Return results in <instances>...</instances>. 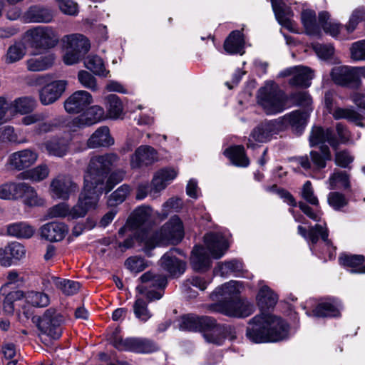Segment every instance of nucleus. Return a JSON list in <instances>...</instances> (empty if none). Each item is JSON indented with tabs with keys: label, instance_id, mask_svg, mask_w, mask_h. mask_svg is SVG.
<instances>
[{
	"label": "nucleus",
	"instance_id": "obj_44",
	"mask_svg": "<svg viewBox=\"0 0 365 365\" xmlns=\"http://www.w3.org/2000/svg\"><path fill=\"white\" fill-rule=\"evenodd\" d=\"M212 323L207 326H205L202 329V333L205 341L208 343H212L217 345L222 344L224 341V335L222 331H217V327H221V324H217L215 319L211 317Z\"/></svg>",
	"mask_w": 365,
	"mask_h": 365
},
{
	"label": "nucleus",
	"instance_id": "obj_56",
	"mask_svg": "<svg viewBox=\"0 0 365 365\" xmlns=\"http://www.w3.org/2000/svg\"><path fill=\"white\" fill-rule=\"evenodd\" d=\"M365 261V257L362 255H353L344 252L339 257V263L340 265L351 268H360L362 270L363 264Z\"/></svg>",
	"mask_w": 365,
	"mask_h": 365
},
{
	"label": "nucleus",
	"instance_id": "obj_47",
	"mask_svg": "<svg viewBox=\"0 0 365 365\" xmlns=\"http://www.w3.org/2000/svg\"><path fill=\"white\" fill-rule=\"evenodd\" d=\"M49 175V169L46 165L41 164L38 166L26 170L20 174L22 180H30L34 182H38L46 179Z\"/></svg>",
	"mask_w": 365,
	"mask_h": 365
},
{
	"label": "nucleus",
	"instance_id": "obj_16",
	"mask_svg": "<svg viewBox=\"0 0 365 365\" xmlns=\"http://www.w3.org/2000/svg\"><path fill=\"white\" fill-rule=\"evenodd\" d=\"M277 121H264L258 125L250 133L247 143V148L256 149L260 144L271 140L273 135L277 133Z\"/></svg>",
	"mask_w": 365,
	"mask_h": 365
},
{
	"label": "nucleus",
	"instance_id": "obj_58",
	"mask_svg": "<svg viewBox=\"0 0 365 365\" xmlns=\"http://www.w3.org/2000/svg\"><path fill=\"white\" fill-rule=\"evenodd\" d=\"M26 302L36 307H44L49 304L50 299L48 294L41 292L31 291L24 294Z\"/></svg>",
	"mask_w": 365,
	"mask_h": 365
},
{
	"label": "nucleus",
	"instance_id": "obj_23",
	"mask_svg": "<svg viewBox=\"0 0 365 365\" xmlns=\"http://www.w3.org/2000/svg\"><path fill=\"white\" fill-rule=\"evenodd\" d=\"M178 175V171L173 168H164L158 170L152 180L150 197L156 198Z\"/></svg>",
	"mask_w": 365,
	"mask_h": 365
},
{
	"label": "nucleus",
	"instance_id": "obj_18",
	"mask_svg": "<svg viewBox=\"0 0 365 365\" xmlns=\"http://www.w3.org/2000/svg\"><path fill=\"white\" fill-rule=\"evenodd\" d=\"M159 159L158 151L150 145L139 146L131 155L130 165L132 169H139L143 166H150Z\"/></svg>",
	"mask_w": 365,
	"mask_h": 365
},
{
	"label": "nucleus",
	"instance_id": "obj_25",
	"mask_svg": "<svg viewBox=\"0 0 365 365\" xmlns=\"http://www.w3.org/2000/svg\"><path fill=\"white\" fill-rule=\"evenodd\" d=\"M67 86L65 80H57L46 84L40 91V101L47 106L56 101L63 93Z\"/></svg>",
	"mask_w": 365,
	"mask_h": 365
},
{
	"label": "nucleus",
	"instance_id": "obj_62",
	"mask_svg": "<svg viewBox=\"0 0 365 365\" xmlns=\"http://www.w3.org/2000/svg\"><path fill=\"white\" fill-rule=\"evenodd\" d=\"M26 48L24 43L16 42L9 46L6 55V62L12 63L21 60L26 54Z\"/></svg>",
	"mask_w": 365,
	"mask_h": 365
},
{
	"label": "nucleus",
	"instance_id": "obj_41",
	"mask_svg": "<svg viewBox=\"0 0 365 365\" xmlns=\"http://www.w3.org/2000/svg\"><path fill=\"white\" fill-rule=\"evenodd\" d=\"M42 146L49 155L61 158L66 155L68 150L67 140L60 138H52L46 140Z\"/></svg>",
	"mask_w": 365,
	"mask_h": 365
},
{
	"label": "nucleus",
	"instance_id": "obj_28",
	"mask_svg": "<svg viewBox=\"0 0 365 365\" xmlns=\"http://www.w3.org/2000/svg\"><path fill=\"white\" fill-rule=\"evenodd\" d=\"M158 265L169 274H183L186 270L185 262L177 258L173 250L165 253L158 261Z\"/></svg>",
	"mask_w": 365,
	"mask_h": 365
},
{
	"label": "nucleus",
	"instance_id": "obj_17",
	"mask_svg": "<svg viewBox=\"0 0 365 365\" xmlns=\"http://www.w3.org/2000/svg\"><path fill=\"white\" fill-rule=\"evenodd\" d=\"M106 118L104 109L98 105L88 107L81 114L75 117L69 123V127L72 130L77 128L91 126Z\"/></svg>",
	"mask_w": 365,
	"mask_h": 365
},
{
	"label": "nucleus",
	"instance_id": "obj_42",
	"mask_svg": "<svg viewBox=\"0 0 365 365\" xmlns=\"http://www.w3.org/2000/svg\"><path fill=\"white\" fill-rule=\"evenodd\" d=\"M245 40L243 35L240 31H233L225 41L224 48L228 53H244Z\"/></svg>",
	"mask_w": 365,
	"mask_h": 365
},
{
	"label": "nucleus",
	"instance_id": "obj_19",
	"mask_svg": "<svg viewBox=\"0 0 365 365\" xmlns=\"http://www.w3.org/2000/svg\"><path fill=\"white\" fill-rule=\"evenodd\" d=\"M279 77L292 76L289 83L291 86L307 88L311 85L313 78V72L308 67L294 66L287 68L279 73Z\"/></svg>",
	"mask_w": 365,
	"mask_h": 365
},
{
	"label": "nucleus",
	"instance_id": "obj_61",
	"mask_svg": "<svg viewBox=\"0 0 365 365\" xmlns=\"http://www.w3.org/2000/svg\"><path fill=\"white\" fill-rule=\"evenodd\" d=\"M312 103V98L307 91H294L288 95L289 108L292 106L308 107Z\"/></svg>",
	"mask_w": 365,
	"mask_h": 365
},
{
	"label": "nucleus",
	"instance_id": "obj_24",
	"mask_svg": "<svg viewBox=\"0 0 365 365\" xmlns=\"http://www.w3.org/2000/svg\"><path fill=\"white\" fill-rule=\"evenodd\" d=\"M63 322V317L54 310L48 309L41 322V326L45 333L53 339L60 338L62 334L61 325Z\"/></svg>",
	"mask_w": 365,
	"mask_h": 365
},
{
	"label": "nucleus",
	"instance_id": "obj_46",
	"mask_svg": "<svg viewBox=\"0 0 365 365\" xmlns=\"http://www.w3.org/2000/svg\"><path fill=\"white\" fill-rule=\"evenodd\" d=\"M11 114H26L31 112L36 107V101L31 97L19 98L10 103Z\"/></svg>",
	"mask_w": 365,
	"mask_h": 365
},
{
	"label": "nucleus",
	"instance_id": "obj_32",
	"mask_svg": "<svg viewBox=\"0 0 365 365\" xmlns=\"http://www.w3.org/2000/svg\"><path fill=\"white\" fill-rule=\"evenodd\" d=\"M341 304L335 298L327 299L319 303L313 311V315L317 317H335L339 316Z\"/></svg>",
	"mask_w": 365,
	"mask_h": 365
},
{
	"label": "nucleus",
	"instance_id": "obj_34",
	"mask_svg": "<svg viewBox=\"0 0 365 365\" xmlns=\"http://www.w3.org/2000/svg\"><path fill=\"white\" fill-rule=\"evenodd\" d=\"M212 280L211 275H192L191 279L182 284V291L187 297H195L197 293L191 289L190 285L199 288L200 290H204L211 283Z\"/></svg>",
	"mask_w": 365,
	"mask_h": 365
},
{
	"label": "nucleus",
	"instance_id": "obj_57",
	"mask_svg": "<svg viewBox=\"0 0 365 365\" xmlns=\"http://www.w3.org/2000/svg\"><path fill=\"white\" fill-rule=\"evenodd\" d=\"M216 269H217V272H220V274H237L247 272L242 262L236 259L218 263Z\"/></svg>",
	"mask_w": 365,
	"mask_h": 365
},
{
	"label": "nucleus",
	"instance_id": "obj_51",
	"mask_svg": "<svg viewBox=\"0 0 365 365\" xmlns=\"http://www.w3.org/2000/svg\"><path fill=\"white\" fill-rule=\"evenodd\" d=\"M22 182H9L0 185V199L17 200L21 198Z\"/></svg>",
	"mask_w": 365,
	"mask_h": 365
},
{
	"label": "nucleus",
	"instance_id": "obj_3",
	"mask_svg": "<svg viewBox=\"0 0 365 365\" xmlns=\"http://www.w3.org/2000/svg\"><path fill=\"white\" fill-rule=\"evenodd\" d=\"M119 156L114 153L98 155L92 157L84 175V183L82 191L89 197H97L98 203L103 193L104 181L108 173L118 165Z\"/></svg>",
	"mask_w": 365,
	"mask_h": 365
},
{
	"label": "nucleus",
	"instance_id": "obj_11",
	"mask_svg": "<svg viewBox=\"0 0 365 365\" xmlns=\"http://www.w3.org/2000/svg\"><path fill=\"white\" fill-rule=\"evenodd\" d=\"M331 81L337 86L358 89L361 87V67L336 66L330 71Z\"/></svg>",
	"mask_w": 365,
	"mask_h": 365
},
{
	"label": "nucleus",
	"instance_id": "obj_26",
	"mask_svg": "<svg viewBox=\"0 0 365 365\" xmlns=\"http://www.w3.org/2000/svg\"><path fill=\"white\" fill-rule=\"evenodd\" d=\"M325 142H327L334 148H336L339 144L331 129L324 130L320 126L313 127L309 135L310 146H322Z\"/></svg>",
	"mask_w": 365,
	"mask_h": 365
},
{
	"label": "nucleus",
	"instance_id": "obj_35",
	"mask_svg": "<svg viewBox=\"0 0 365 365\" xmlns=\"http://www.w3.org/2000/svg\"><path fill=\"white\" fill-rule=\"evenodd\" d=\"M211 317H197L195 315H186L182 317L180 324V329L190 331H201L205 326L211 324Z\"/></svg>",
	"mask_w": 365,
	"mask_h": 365
},
{
	"label": "nucleus",
	"instance_id": "obj_60",
	"mask_svg": "<svg viewBox=\"0 0 365 365\" xmlns=\"http://www.w3.org/2000/svg\"><path fill=\"white\" fill-rule=\"evenodd\" d=\"M130 192V187L126 184H123L120 186L116 190L109 196L107 204L108 207H115L127 198Z\"/></svg>",
	"mask_w": 365,
	"mask_h": 365
},
{
	"label": "nucleus",
	"instance_id": "obj_39",
	"mask_svg": "<svg viewBox=\"0 0 365 365\" xmlns=\"http://www.w3.org/2000/svg\"><path fill=\"white\" fill-rule=\"evenodd\" d=\"M26 21L34 23H50L52 21L53 14L51 9L41 6H31L25 13L24 16Z\"/></svg>",
	"mask_w": 365,
	"mask_h": 365
},
{
	"label": "nucleus",
	"instance_id": "obj_2",
	"mask_svg": "<svg viewBox=\"0 0 365 365\" xmlns=\"http://www.w3.org/2000/svg\"><path fill=\"white\" fill-rule=\"evenodd\" d=\"M289 325L280 317L262 312L250 322L247 337L254 343L278 342L288 337Z\"/></svg>",
	"mask_w": 365,
	"mask_h": 365
},
{
	"label": "nucleus",
	"instance_id": "obj_64",
	"mask_svg": "<svg viewBox=\"0 0 365 365\" xmlns=\"http://www.w3.org/2000/svg\"><path fill=\"white\" fill-rule=\"evenodd\" d=\"M24 298V293L17 290L8 293L3 302V310L7 314H12L15 310L16 302Z\"/></svg>",
	"mask_w": 365,
	"mask_h": 365
},
{
	"label": "nucleus",
	"instance_id": "obj_53",
	"mask_svg": "<svg viewBox=\"0 0 365 365\" xmlns=\"http://www.w3.org/2000/svg\"><path fill=\"white\" fill-rule=\"evenodd\" d=\"M150 262L143 257L134 255L125 260L124 267L127 271L137 274L144 272L150 266Z\"/></svg>",
	"mask_w": 365,
	"mask_h": 365
},
{
	"label": "nucleus",
	"instance_id": "obj_30",
	"mask_svg": "<svg viewBox=\"0 0 365 365\" xmlns=\"http://www.w3.org/2000/svg\"><path fill=\"white\" fill-rule=\"evenodd\" d=\"M46 115L43 113H33L22 118V123L26 125L35 124L34 131L36 134H43L53 130L55 124L51 121H46Z\"/></svg>",
	"mask_w": 365,
	"mask_h": 365
},
{
	"label": "nucleus",
	"instance_id": "obj_43",
	"mask_svg": "<svg viewBox=\"0 0 365 365\" xmlns=\"http://www.w3.org/2000/svg\"><path fill=\"white\" fill-rule=\"evenodd\" d=\"M224 154L236 166L245 168L250 165V160L242 145L230 147L224 151Z\"/></svg>",
	"mask_w": 365,
	"mask_h": 365
},
{
	"label": "nucleus",
	"instance_id": "obj_7",
	"mask_svg": "<svg viewBox=\"0 0 365 365\" xmlns=\"http://www.w3.org/2000/svg\"><path fill=\"white\" fill-rule=\"evenodd\" d=\"M97 205L96 196L89 197L81 191L76 205L71 208L69 205L66 202L55 205L47 210L46 217L52 219L68 217L72 220L81 218L84 217L89 210L96 209Z\"/></svg>",
	"mask_w": 365,
	"mask_h": 365
},
{
	"label": "nucleus",
	"instance_id": "obj_33",
	"mask_svg": "<svg viewBox=\"0 0 365 365\" xmlns=\"http://www.w3.org/2000/svg\"><path fill=\"white\" fill-rule=\"evenodd\" d=\"M312 110L311 108L304 111L294 110L284 115L282 118L283 121L284 123L289 124L296 132L301 133L307 123Z\"/></svg>",
	"mask_w": 365,
	"mask_h": 365
},
{
	"label": "nucleus",
	"instance_id": "obj_38",
	"mask_svg": "<svg viewBox=\"0 0 365 365\" xmlns=\"http://www.w3.org/2000/svg\"><path fill=\"white\" fill-rule=\"evenodd\" d=\"M55 58V55L52 53L33 56L26 61L27 68L29 71L34 72L47 70L53 65Z\"/></svg>",
	"mask_w": 365,
	"mask_h": 365
},
{
	"label": "nucleus",
	"instance_id": "obj_15",
	"mask_svg": "<svg viewBox=\"0 0 365 365\" xmlns=\"http://www.w3.org/2000/svg\"><path fill=\"white\" fill-rule=\"evenodd\" d=\"M78 190V185L68 175H58L50 184V195L53 199L68 200Z\"/></svg>",
	"mask_w": 365,
	"mask_h": 365
},
{
	"label": "nucleus",
	"instance_id": "obj_4",
	"mask_svg": "<svg viewBox=\"0 0 365 365\" xmlns=\"http://www.w3.org/2000/svg\"><path fill=\"white\" fill-rule=\"evenodd\" d=\"M298 233L309 243L312 253L325 260L335 257L336 247L328 240V231L325 222L316 224L309 227L308 232L302 225L298 226Z\"/></svg>",
	"mask_w": 365,
	"mask_h": 365
},
{
	"label": "nucleus",
	"instance_id": "obj_13",
	"mask_svg": "<svg viewBox=\"0 0 365 365\" xmlns=\"http://www.w3.org/2000/svg\"><path fill=\"white\" fill-rule=\"evenodd\" d=\"M167 282L166 275H141L136 289L138 293L145 294L149 301L160 299Z\"/></svg>",
	"mask_w": 365,
	"mask_h": 365
},
{
	"label": "nucleus",
	"instance_id": "obj_45",
	"mask_svg": "<svg viewBox=\"0 0 365 365\" xmlns=\"http://www.w3.org/2000/svg\"><path fill=\"white\" fill-rule=\"evenodd\" d=\"M84 64L86 68L95 75L107 77L109 73V71L105 67L103 60L97 55H88L85 59Z\"/></svg>",
	"mask_w": 365,
	"mask_h": 365
},
{
	"label": "nucleus",
	"instance_id": "obj_50",
	"mask_svg": "<svg viewBox=\"0 0 365 365\" xmlns=\"http://www.w3.org/2000/svg\"><path fill=\"white\" fill-rule=\"evenodd\" d=\"M24 198V202L29 206H42L45 200L39 197L35 189L26 182H22L21 198Z\"/></svg>",
	"mask_w": 365,
	"mask_h": 365
},
{
	"label": "nucleus",
	"instance_id": "obj_14",
	"mask_svg": "<svg viewBox=\"0 0 365 365\" xmlns=\"http://www.w3.org/2000/svg\"><path fill=\"white\" fill-rule=\"evenodd\" d=\"M230 238V234L225 230L210 232L204 236V243L212 257L219 259L228 250Z\"/></svg>",
	"mask_w": 365,
	"mask_h": 365
},
{
	"label": "nucleus",
	"instance_id": "obj_48",
	"mask_svg": "<svg viewBox=\"0 0 365 365\" xmlns=\"http://www.w3.org/2000/svg\"><path fill=\"white\" fill-rule=\"evenodd\" d=\"M331 114L334 119H346L350 122L356 123L357 125L363 126L361 123L362 116L352 107L350 108H341L336 107L331 112Z\"/></svg>",
	"mask_w": 365,
	"mask_h": 365
},
{
	"label": "nucleus",
	"instance_id": "obj_36",
	"mask_svg": "<svg viewBox=\"0 0 365 365\" xmlns=\"http://www.w3.org/2000/svg\"><path fill=\"white\" fill-rule=\"evenodd\" d=\"M302 23L304 27L305 32L309 36H317L322 33L321 25L319 23V15L318 21L316 13L312 9H304L301 14Z\"/></svg>",
	"mask_w": 365,
	"mask_h": 365
},
{
	"label": "nucleus",
	"instance_id": "obj_8",
	"mask_svg": "<svg viewBox=\"0 0 365 365\" xmlns=\"http://www.w3.org/2000/svg\"><path fill=\"white\" fill-rule=\"evenodd\" d=\"M24 40L33 48L50 49L58 44L59 35L51 26H37L25 32Z\"/></svg>",
	"mask_w": 365,
	"mask_h": 365
},
{
	"label": "nucleus",
	"instance_id": "obj_20",
	"mask_svg": "<svg viewBox=\"0 0 365 365\" xmlns=\"http://www.w3.org/2000/svg\"><path fill=\"white\" fill-rule=\"evenodd\" d=\"M93 102V96L86 91H77L64 102V108L68 113H82Z\"/></svg>",
	"mask_w": 365,
	"mask_h": 365
},
{
	"label": "nucleus",
	"instance_id": "obj_59",
	"mask_svg": "<svg viewBox=\"0 0 365 365\" xmlns=\"http://www.w3.org/2000/svg\"><path fill=\"white\" fill-rule=\"evenodd\" d=\"M365 21V7L359 6L351 14L344 28L347 34H351L360 22Z\"/></svg>",
	"mask_w": 365,
	"mask_h": 365
},
{
	"label": "nucleus",
	"instance_id": "obj_31",
	"mask_svg": "<svg viewBox=\"0 0 365 365\" xmlns=\"http://www.w3.org/2000/svg\"><path fill=\"white\" fill-rule=\"evenodd\" d=\"M114 144V139L110 134V130L106 126L99 127L88 139L87 145L89 148H98L101 147H109Z\"/></svg>",
	"mask_w": 365,
	"mask_h": 365
},
{
	"label": "nucleus",
	"instance_id": "obj_6",
	"mask_svg": "<svg viewBox=\"0 0 365 365\" xmlns=\"http://www.w3.org/2000/svg\"><path fill=\"white\" fill-rule=\"evenodd\" d=\"M146 235H148L146 234ZM184 237V227L182 220L177 215L173 216L163 225L161 228L150 239L148 236L140 241L148 248L154 247L155 245L162 246L168 245H178Z\"/></svg>",
	"mask_w": 365,
	"mask_h": 365
},
{
	"label": "nucleus",
	"instance_id": "obj_1",
	"mask_svg": "<svg viewBox=\"0 0 365 365\" xmlns=\"http://www.w3.org/2000/svg\"><path fill=\"white\" fill-rule=\"evenodd\" d=\"M242 289V283L234 280L219 286L212 293V298L217 302L210 305V309L230 317L250 316L254 311V306L240 297Z\"/></svg>",
	"mask_w": 365,
	"mask_h": 365
},
{
	"label": "nucleus",
	"instance_id": "obj_52",
	"mask_svg": "<svg viewBox=\"0 0 365 365\" xmlns=\"http://www.w3.org/2000/svg\"><path fill=\"white\" fill-rule=\"evenodd\" d=\"M107 101V113L106 118L111 119L119 118L123 111V103L118 96L114 94H110L106 97Z\"/></svg>",
	"mask_w": 365,
	"mask_h": 365
},
{
	"label": "nucleus",
	"instance_id": "obj_5",
	"mask_svg": "<svg viewBox=\"0 0 365 365\" xmlns=\"http://www.w3.org/2000/svg\"><path fill=\"white\" fill-rule=\"evenodd\" d=\"M257 103L268 115H276L289 108L288 95L274 81H267L257 92Z\"/></svg>",
	"mask_w": 365,
	"mask_h": 365
},
{
	"label": "nucleus",
	"instance_id": "obj_54",
	"mask_svg": "<svg viewBox=\"0 0 365 365\" xmlns=\"http://www.w3.org/2000/svg\"><path fill=\"white\" fill-rule=\"evenodd\" d=\"M53 282L58 289L65 295L70 296L76 294L81 287L78 282L73 281L58 277H53Z\"/></svg>",
	"mask_w": 365,
	"mask_h": 365
},
{
	"label": "nucleus",
	"instance_id": "obj_40",
	"mask_svg": "<svg viewBox=\"0 0 365 365\" xmlns=\"http://www.w3.org/2000/svg\"><path fill=\"white\" fill-rule=\"evenodd\" d=\"M258 306L262 310L273 308L277 301L278 295L268 286L262 285L256 297Z\"/></svg>",
	"mask_w": 365,
	"mask_h": 365
},
{
	"label": "nucleus",
	"instance_id": "obj_10",
	"mask_svg": "<svg viewBox=\"0 0 365 365\" xmlns=\"http://www.w3.org/2000/svg\"><path fill=\"white\" fill-rule=\"evenodd\" d=\"M153 214V210L150 206L142 205L137 207L130 214L125 225L118 230V237H123L128 230H138L142 233L136 234L135 238L137 241L143 245V242L140 241L142 237L145 239L147 234L148 239L150 238L149 233L147 230H145V228L150 225Z\"/></svg>",
	"mask_w": 365,
	"mask_h": 365
},
{
	"label": "nucleus",
	"instance_id": "obj_29",
	"mask_svg": "<svg viewBox=\"0 0 365 365\" xmlns=\"http://www.w3.org/2000/svg\"><path fill=\"white\" fill-rule=\"evenodd\" d=\"M319 23L322 26L321 29H322L326 34L332 37L341 40L348 38L349 34L341 31L343 29L342 25L335 21L331 20L330 15L328 12L321 11L319 13Z\"/></svg>",
	"mask_w": 365,
	"mask_h": 365
},
{
	"label": "nucleus",
	"instance_id": "obj_37",
	"mask_svg": "<svg viewBox=\"0 0 365 365\" xmlns=\"http://www.w3.org/2000/svg\"><path fill=\"white\" fill-rule=\"evenodd\" d=\"M191 264L195 271L206 272L211 265V259L207 255L205 249L200 246H195L190 257Z\"/></svg>",
	"mask_w": 365,
	"mask_h": 365
},
{
	"label": "nucleus",
	"instance_id": "obj_55",
	"mask_svg": "<svg viewBox=\"0 0 365 365\" xmlns=\"http://www.w3.org/2000/svg\"><path fill=\"white\" fill-rule=\"evenodd\" d=\"M329 189H349V175L345 171L335 170L329 178Z\"/></svg>",
	"mask_w": 365,
	"mask_h": 365
},
{
	"label": "nucleus",
	"instance_id": "obj_63",
	"mask_svg": "<svg viewBox=\"0 0 365 365\" xmlns=\"http://www.w3.org/2000/svg\"><path fill=\"white\" fill-rule=\"evenodd\" d=\"M312 161L319 169L324 168L326 166V161L331 160V153L327 145L320 146V153L311 151Z\"/></svg>",
	"mask_w": 365,
	"mask_h": 365
},
{
	"label": "nucleus",
	"instance_id": "obj_22",
	"mask_svg": "<svg viewBox=\"0 0 365 365\" xmlns=\"http://www.w3.org/2000/svg\"><path fill=\"white\" fill-rule=\"evenodd\" d=\"M272 10L278 23L291 32H297V25L292 20L293 13L284 0H270Z\"/></svg>",
	"mask_w": 365,
	"mask_h": 365
},
{
	"label": "nucleus",
	"instance_id": "obj_21",
	"mask_svg": "<svg viewBox=\"0 0 365 365\" xmlns=\"http://www.w3.org/2000/svg\"><path fill=\"white\" fill-rule=\"evenodd\" d=\"M38 158V154L36 151L26 148L11 154L9 162L14 169L20 171L31 167Z\"/></svg>",
	"mask_w": 365,
	"mask_h": 365
},
{
	"label": "nucleus",
	"instance_id": "obj_9",
	"mask_svg": "<svg viewBox=\"0 0 365 365\" xmlns=\"http://www.w3.org/2000/svg\"><path fill=\"white\" fill-rule=\"evenodd\" d=\"M61 41L65 48L63 61L66 65H73L79 62L91 48L89 39L81 34L66 35L62 38Z\"/></svg>",
	"mask_w": 365,
	"mask_h": 365
},
{
	"label": "nucleus",
	"instance_id": "obj_12",
	"mask_svg": "<svg viewBox=\"0 0 365 365\" xmlns=\"http://www.w3.org/2000/svg\"><path fill=\"white\" fill-rule=\"evenodd\" d=\"M111 344L120 351H128L136 353L148 354L158 349L156 345L151 341L143 338L123 339L120 331L116 329L110 337Z\"/></svg>",
	"mask_w": 365,
	"mask_h": 365
},
{
	"label": "nucleus",
	"instance_id": "obj_49",
	"mask_svg": "<svg viewBox=\"0 0 365 365\" xmlns=\"http://www.w3.org/2000/svg\"><path fill=\"white\" fill-rule=\"evenodd\" d=\"M34 232V227L24 222L13 223L7 227V233L17 238H30Z\"/></svg>",
	"mask_w": 365,
	"mask_h": 365
},
{
	"label": "nucleus",
	"instance_id": "obj_27",
	"mask_svg": "<svg viewBox=\"0 0 365 365\" xmlns=\"http://www.w3.org/2000/svg\"><path fill=\"white\" fill-rule=\"evenodd\" d=\"M40 232L42 238L50 242H58L67 235L68 227L63 222H51L43 225Z\"/></svg>",
	"mask_w": 365,
	"mask_h": 365
}]
</instances>
